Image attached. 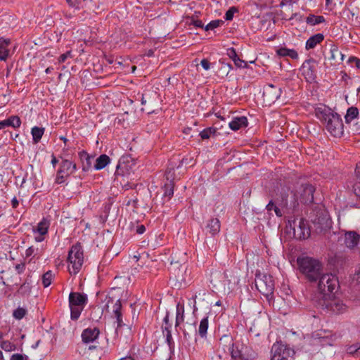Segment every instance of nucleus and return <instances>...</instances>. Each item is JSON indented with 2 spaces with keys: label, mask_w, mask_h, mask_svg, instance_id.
<instances>
[{
  "label": "nucleus",
  "mask_w": 360,
  "mask_h": 360,
  "mask_svg": "<svg viewBox=\"0 0 360 360\" xmlns=\"http://www.w3.org/2000/svg\"><path fill=\"white\" fill-rule=\"evenodd\" d=\"M315 188L308 183H297L291 191V199L288 200V194L281 193L280 205L286 210H293L298 205V201L304 204H309L314 201Z\"/></svg>",
  "instance_id": "1"
},
{
  "label": "nucleus",
  "mask_w": 360,
  "mask_h": 360,
  "mask_svg": "<svg viewBox=\"0 0 360 360\" xmlns=\"http://www.w3.org/2000/svg\"><path fill=\"white\" fill-rule=\"evenodd\" d=\"M315 115L326 130L333 137L340 138L344 134V124L341 116L326 105L315 108Z\"/></svg>",
  "instance_id": "2"
},
{
  "label": "nucleus",
  "mask_w": 360,
  "mask_h": 360,
  "mask_svg": "<svg viewBox=\"0 0 360 360\" xmlns=\"http://www.w3.org/2000/svg\"><path fill=\"white\" fill-rule=\"evenodd\" d=\"M186 254H182L181 258H177L176 254L172 255L169 270L172 276L169 278V283L172 288L176 290L184 289L186 285L187 265L184 262Z\"/></svg>",
  "instance_id": "3"
},
{
  "label": "nucleus",
  "mask_w": 360,
  "mask_h": 360,
  "mask_svg": "<svg viewBox=\"0 0 360 360\" xmlns=\"http://www.w3.org/2000/svg\"><path fill=\"white\" fill-rule=\"evenodd\" d=\"M297 262L300 271L309 281H315L321 276L323 265L319 260L306 257L298 258Z\"/></svg>",
  "instance_id": "4"
},
{
  "label": "nucleus",
  "mask_w": 360,
  "mask_h": 360,
  "mask_svg": "<svg viewBox=\"0 0 360 360\" xmlns=\"http://www.w3.org/2000/svg\"><path fill=\"white\" fill-rule=\"evenodd\" d=\"M317 307L327 311L341 313L347 305L335 294H315Z\"/></svg>",
  "instance_id": "5"
},
{
  "label": "nucleus",
  "mask_w": 360,
  "mask_h": 360,
  "mask_svg": "<svg viewBox=\"0 0 360 360\" xmlns=\"http://www.w3.org/2000/svg\"><path fill=\"white\" fill-rule=\"evenodd\" d=\"M340 338L341 335L337 333L320 329L311 334L309 343L313 345H319L321 347L333 346Z\"/></svg>",
  "instance_id": "6"
},
{
  "label": "nucleus",
  "mask_w": 360,
  "mask_h": 360,
  "mask_svg": "<svg viewBox=\"0 0 360 360\" xmlns=\"http://www.w3.org/2000/svg\"><path fill=\"white\" fill-rule=\"evenodd\" d=\"M68 271L70 274H77L79 272L84 263L83 249L80 243L71 247L68 257Z\"/></svg>",
  "instance_id": "7"
},
{
  "label": "nucleus",
  "mask_w": 360,
  "mask_h": 360,
  "mask_svg": "<svg viewBox=\"0 0 360 360\" xmlns=\"http://www.w3.org/2000/svg\"><path fill=\"white\" fill-rule=\"evenodd\" d=\"M86 294H69L70 318L77 321L87 303Z\"/></svg>",
  "instance_id": "8"
},
{
  "label": "nucleus",
  "mask_w": 360,
  "mask_h": 360,
  "mask_svg": "<svg viewBox=\"0 0 360 360\" xmlns=\"http://www.w3.org/2000/svg\"><path fill=\"white\" fill-rule=\"evenodd\" d=\"M318 288L319 292H337L340 285L338 278L332 274H321L319 278Z\"/></svg>",
  "instance_id": "9"
},
{
  "label": "nucleus",
  "mask_w": 360,
  "mask_h": 360,
  "mask_svg": "<svg viewBox=\"0 0 360 360\" xmlns=\"http://www.w3.org/2000/svg\"><path fill=\"white\" fill-rule=\"evenodd\" d=\"M271 360H293L295 351L281 342L274 343L271 350Z\"/></svg>",
  "instance_id": "10"
},
{
  "label": "nucleus",
  "mask_w": 360,
  "mask_h": 360,
  "mask_svg": "<svg viewBox=\"0 0 360 360\" xmlns=\"http://www.w3.org/2000/svg\"><path fill=\"white\" fill-rule=\"evenodd\" d=\"M292 227L294 237L298 240H305L311 235L308 222L303 218H297L290 223Z\"/></svg>",
  "instance_id": "11"
},
{
  "label": "nucleus",
  "mask_w": 360,
  "mask_h": 360,
  "mask_svg": "<svg viewBox=\"0 0 360 360\" xmlns=\"http://www.w3.org/2000/svg\"><path fill=\"white\" fill-rule=\"evenodd\" d=\"M315 230L317 233H322L331 228L332 221L326 211L319 212L313 220Z\"/></svg>",
  "instance_id": "12"
},
{
  "label": "nucleus",
  "mask_w": 360,
  "mask_h": 360,
  "mask_svg": "<svg viewBox=\"0 0 360 360\" xmlns=\"http://www.w3.org/2000/svg\"><path fill=\"white\" fill-rule=\"evenodd\" d=\"M51 225V221L44 217L36 226L33 227L32 231L34 234V240L41 243L44 240Z\"/></svg>",
  "instance_id": "13"
},
{
  "label": "nucleus",
  "mask_w": 360,
  "mask_h": 360,
  "mask_svg": "<svg viewBox=\"0 0 360 360\" xmlns=\"http://www.w3.org/2000/svg\"><path fill=\"white\" fill-rule=\"evenodd\" d=\"M325 58L330 62L331 65L336 66L343 61L344 55L339 51L338 46L332 43L329 44V51Z\"/></svg>",
  "instance_id": "14"
},
{
  "label": "nucleus",
  "mask_w": 360,
  "mask_h": 360,
  "mask_svg": "<svg viewBox=\"0 0 360 360\" xmlns=\"http://www.w3.org/2000/svg\"><path fill=\"white\" fill-rule=\"evenodd\" d=\"M131 283V281L129 276H117L114 278L111 289L121 292H127L130 290Z\"/></svg>",
  "instance_id": "15"
},
{
  "label": "nucleus",
  "mask_w": 360,
  "mask_h": 360,
  "mask_svg": "<svg viewBox=\"0 0 360 360\" xmlns=\"http://www.w3.org/2000/svg\"><path fill=\"white\" fill-rule=\"evenodd\" d=\"M316 61L314 59L305 60L300 70L307 79L313 80L316 77L315 65Z\"/></svg>",
  "instance_id": "16"
},
{
  "label": "nucleus",
  "mask_w": 360,
  "mask_h": 360,
  "mask_svg": "<svg viewBox=\"0 0 360 360\" xmlns=\"http://www.w3.org/2000/svg\"><path fill=\"white\" fill-rule=\"evenodd\" d=\"M121 309H122L121 302L120 300H117L113 307V312H114L115 316L116 318V323H117V326L115 330V338H119V331L120 330V328H122V327H123L125 325V323H124L123 321H122V314Z\"/></svg>",
  "instance_id": "17"
},
{
  "label": "nucleus",
  "mask_w": 360,
  "mask_h": 360,
  "mask_svg": "<svg viewBox=\"0 0 360 360\" xmlns=\"http://www.w3.org/2000/svg\"><path fill=\"white\" fill-rule=\"evenodd\" d=\"M360 235L356 231H346L344 234V244L349 249H354L359 244Z\"/></svg>",
  "instance_id": "18"
},
{
  "label": "nucleus",
  "mask_w": 360,
  "mask_h": 360,
  "mask_svg": "<svg viewBox=\"0 0 360 360\" xmlns=\"http://www.w3.org/2000/svg\"><path fill=\"white\" fill-rule=\"evenodd\" d=\"M248 347L238 343L233 345L231 350V356L233 359H240L241 360H249L250 356L247 353Z\"/></svg>",
  "instance_id": "19"
},
{
  "label": "nucleus",
  "mask_w": 360,
  "mask_h": 360,
  "mask_svg": "<svg viewBox=\"0 0 360 360\" xmlns=\"http://www.w3.org/2000/svg\"><path fill=\"white\" fill-rule=\"evenodd\" d=\"M62 159L60 168L58 169V173L65 174V176H70L74 173L77 167L75 163L70 161L69 160L64 159L62 156L60 157Z\"/></svg>",
  "instance_id": "20"
},
{
  "label": "nucleus",
  "mask_w": 360,
  "mask_h": 360,
  "mask_svg": "<svg viewBox=\"0 0 360 360\" xmlns=\"http://www.w3.org/2000/svg\"><path fill=\"white\" fill-rule=\"evenodd\" d=\"M44 252V248L41 245L34 246L32 245L25 250V257L29 258V262L32 260L39 259Z\"/></svg>",
  "instance_id": "21"
},
{
  "label": "nucleus",
  "mask_w": 360,
  "mask_h": 360,
  "mask_svg": "<svg viewBox=\"0 0 360 360\" xmlns=\"http://www.w3.org/2000/svg\"><path fill=\"white\" fill-rule=\"evenodd\" d=\"M100 334V331L97 328H88L84 329L82 333V340L85 344L93 342L96 340Z\"/></svg>",
  "instance_id": "22"
},
{
  "label": "nucleus",
  "mask_w": 360,
  "mask_h": 360,
  "mask_svg": "<svg viewBox=\"0 0 360 360\" xmlns=\"http://www.w3.org/2000/svg\"><path fill=\"white\" fill-rule=\"evenodd\" d=\"M281 94V89L272 84L269 85L264 91V96L266 97L269 102H275L279 98Z\"/></svg>",
  "instance_id": "23"
},
{
  "label": "nucleus",
  "mask_w": 360,
  "mask_h": 360,
  "mask_svg": "<svg viewBox=\"0 0 360 360\" xmlns=\"http://www.w3.org/2000/svg\"><path fill=\"white\" fill-rule=\"evenodd\" d=\"M248 125V118L245 116L234 117L229 123V126L233 131H237Z\"/></svg>",
  "instance_id": "24"
},
{
  "label": "nucleus",
  "mask_w": 360,
  "mask_h": 360,
  "mask_svg": "<svg viewBox=\"0 0 360 360\" xmlns=\"http://www.w3.org/2000/svg\"><path fill=\"white\" fill-rule=\"evenodd\" d=\"M79 157L82 163V170L84 172L89 171L92 166L94 157L90 156L86 151L82 150L79 153Z\"/></svg>",
  "instance_id": "25"
},
{
  "label": "nucleus",
  "mask_w": 360,
  "mask_h": 360,
  "mask_svg": "<svg viewBox=\"0 0 360 360\" xmlns=\"http://www.w3.org/2000/svg\"><path fill=\"white\" fill-rule=\"evenodd\" d=\"M205 229L212 236H215L220 231V221L217 218H212L210 219L206 226Z\"/></svg>",
  "instance_id": "26"
},
{
  "label": "nucleus",
  "mask_w": 360,
  "mask_h": 360,
  "mask_svg": "<svg viewBox=\"0 0 360 360\" xmlns=\"http://www.w3.org/2000/svg\"><path fill=\"white\" fill-rule=\"evenodd\" d=\"M324 39V36L321 33H318L310 37L306 41L305 48L307 50L314 49L317 44L322 42Z\"/></svg>",
  "instance_id": "27"
},
{
  "label": "nucleus",
  "mask_w": 360,
  "mask_h": 360,
  "mask_svg": "<svg viewBox=\"0 0 360 360\" xmlns=\"http://www.w3.org/2000/svg\"><path fill=\"white\" fill-rule=\"evenodd\" d=\"M11 44L9 39L0 38V60L6 61L8 57L9 50L8 46Z\"/></svg>",
  "instance_id": "28"
},
{
  "label": "nucleus",
  "mask_w": 360,
  "mask_h": 360,
  "mask_svg": "<svg viewBox=\"0 0 360 360\" xmlns=\"http://www.w3.org/2000/svg\"><path fill=\"white\" fill-rule=\"evenodd\" d=\"M110 162V158L105 154H102L96 159L94 167L96 170H101L105 168Z\"/></svg>",
  "instance_id": "29"
},
{
  "label": "nucleus",
  "mask_w": 360,
  "mask_h": 360,
  "mask_svg": "<svg viewBox=\"0 0 360 360\" xmlns=\"http://www.w3.org/2000/svg\"><path fill=\"white\" fill-rule=\"evenodd\" d=\"M276 53L281 57H289L292 59H297L298 53L295 49L281 47L276 50Z\"/></svg>",
  "instance_id": "30"
},
{
  "label": "nucleus",
  "mask_w": 360,
  "mask_h": 360,
  "mask_svg": "<svg viewBox=\"0 0 360 360\" xmlns=\"http://www.w3.org/2000/svg\"><path fill=\"white\" fill-rule=\"evenodd\" d=\"M184 321V305L179 302L176 307V321L175 326H180Z\"/></svg>",
  "instance_id": "31"
},
{
  "label": "nucleus",
  "mask_w": 360,
  "mask_h": 360,
  "mask_svg": "<svg viewBox=\"0 0 360 360\" xmlns=\"http://www.w3.org/2000/svg\"><path fill=\"white\" fill-rule=\"evenodd\" d=\"M255 290H257L258 292H271L269 291V288H268V287H265L264 276H256L255 280Z\"/></svg>",
  "instance_id": "32"
},
{
  "label": "nucleus",
  "mask_w": 360,
  "mask_h": 360,
  "mask_svg": "<svg viewBox=\"0 0 360 360\" xmlns=\"http://www.w3.org/2000/svg\"><path fill=\"white\" fill-rule=\"evenodd\" d=\"M280 200H281V199ZM280 202H281V201H279V203ZM279 206L281 207V209H280L278 207L275 205L274 202L272 200H270L269 202L266 205V209L268 212H271V210H274L276 215L279 217L283 216V210H285L288 213H290L291 211L289 210H288L285 208H283L280 205H279Z\"/></svg>",
  "instance_id": "33"
},
{
  "label": "nucleus",
  "mask_w": 360,
  "mask_h": 360,
  "mask_svg": "<svg viewBox=\"0 0 360 360\" xmlns=\"http://www.w3.org/2000/svg\"><path fill=\"white\" fill-rule=\"evenodd\" d=\"M45 129L44 127H34L31 129V134L32 136V140L34 143H37L41 139L42 136L44 134Z\"/></svg>",
  "instance_id": "34"
},
{
  "label": "nucleus",
  "mask_w": 360,
  "mask_h": 360,
  "mask_svg": "<svg viewBox=\"0 0 360 360\" xmlns=\"http://www.w3.org/2000/svg\"><path fill=\"white\" fill-rule=\"evenodd\" d=\"M6 127H11L14 129L19 128L21 125V120L18 115H12L4 120Z\"/></svg>",
  "instance_id": "35"
},
{
  "label": "nucleus",
  "mask_w": 360,
  "mask_h": 360,
  "mask_svg": "<svg viewBox=\"0 0 360 360\" xmlns=\"http://www.w3.org/2000/svg\"><path fill=\"white\" fill-rule=\"evenodd\" d=\"M359 110L356 107H350L347 109V113L345 116L346 123L349 124L357 117Z\"/></svg>",
  "instance_id": "36"
},
{
  "label": "nucleus",
  "mask_w": 360,
  "mask_h": 360,
  "mask_svg": "<svg viewBox=\"0 0 360 360\" xmlns=\"http://www.w3.org/2000/svg\"><path fill=\"white\" fill-rule=\"evenodd\" d=\"M209 321L208 316L204 317L200 323L198 328V334L201 338H205L208 329Z\"/></svg>",
  "instance_id": "37"
},
{
  "label": "nucleus",
  "mask_w": 360,
  "mask_h": 360,
  "mask_svg": "<svg viewBox=\"0 0 360 360\" xmlns=\"http://www.w3.org/2000/svg\"><path fill=\"white\" fill-rule=\"evenodd\" d=\"M174 188V182H172V181L166 182L163 186L164 198H168V200H169L173 196Z\"/></svg>",
  "instance_id": "38"
},
{
  "label": "nucleus",
  "mask_w": 360,
  "mask_h": 360,
  "mask_svg": "<svg viewBox=\"0 0 360 360\" xmlns=\"http://www.w3.org/2000/svg\"><path fill=\"white\" fill-rule=\"evenodd\" d=\"M324 21L325 18L322 15H309L306 19L307 23L311 25H319Z\"/></svg>",
  "instance_id": "39"
},
{
  "label": "nucleus",
  "mask_w": 360,
  "mask_h": 360,
  "mask_svg": "<svg viewBox=\"0 0 360 360\" xmlns=\"http://www.w3.org/2000/svg\"><path fill=\"white\" fill-rule=\"evenodd\" d=\"M54 276V274L52 272V271L50 270L43 274L41 277V281L44 288H47L51 285Z\"/></svg>",
  "instance_id": "40"
},
{
  "label": "nucleus",
  "mask_w": 360,
  "mask_h": 360,
  "mask_svg": "<svg viewBox=\"0 0 360 360\" xmlns=\"http://www.w3.org/2000/svg\"><path fill=\"white\" fill-rule=\"evenodd\" d=\"M119 336L123 337L124 340H128L132 337L131 327L128 325H124L119 331Z\"/></svg>",
  "instance_id": "41"
},
{
  "label": "nucleus",
  "mask_w": 360,
  "mask_h": 360,
  "mask_svg": "<svg viewBox=\"0 0 360 360\" xmlns=\"http://www.w3.org/2000/svg\"><path fill=\"white\" fill-rule=\"evenodd\" d=\"M355 174L359 182L354 185L353 190L356 195L360 196V162L356 165Z\"/></svg>",
  "instance_id": "42"
},
{
  "label": "nucleus",
  "mask_w": 360,
  "mask_h": 360,
  "mask_svg": "<svg viewBox=\"0 0 360 360\" xmlns=\"http://www.w3.org/2000/svg\"><path fill=\"white\" fill-rule=\"evenodd\" d=\"M0 347L5 352H13L17 349L16 345L8 340H2L1 342Z\"/></svg>",
  "instance_id": "43"
},
{
  "label": "nucleus",
  "mask_w": 360,
  "mask_h": 360,
  "mask_svg": "<svg viewBox=\"0 0 360 360\" xmlns=\"http://www.w3.org/2000/svg\"><path fill=\"white\" fill-rule=\"evenodd\" d=\"M172 324L169 322V313L167 312L164 319L163 324L162 326V330L163 334L167 333L168 330H171Z\"/></svg>",
  "instance_id": "44"
},
{
  "label": "nucleus",
  "mask_w": 360,
  "mask_h": 360,
  "mask_svg": "<svg viewBox=\"0 0 360 360\" xmlns=\"http://www.w3.org/2000/svg\"><path fill=\"white\" fill-rule=\"evenodd\" d=\"M27 314V310L22 307H18L13 312V316L17 319L20 320Z\"/></svg>",
  "instance_id": "45"
},
{
  "label": "nucleus",
  "mask_w": 360,
  "mask_h": 360,
  "mask_svg": "<svg viewBox=\"0 0 360 360\" xmlns=\"http://www.w3.org/2000/svg\"><path fill=\"white\" fill-rule=\"evenodd\" d=\"M216 131V129L212 127L203 129L200 133L202 139H208L210 136Z\"/></svg>",
  "instance_id": "46"
},
{
  "label": "nucleus",
  "mask_w": 360,
  "mask_h": 360,
  "mask_svg": "<svg viewBox=\"0 0 360 360\" xmlns=\"http://www.w3.org/2000/svg\"><path fill=\"white\" fill-rule=\"evenodd\" d=\"M264 280L265 282V287H268V288H269V291L273 292L274 284L271 276L264 275Z\"/></svg>",
  "instance_id": "47"
},
{
  "label": "nucleus",
  "mask_w": 360,
  "mask_h": 360,
  "mask_svg": "<svg viewBox=\"0 0 360 360\" xmlns=\"http://www.w3.org/2000/svg\"><path fill=\"white\" fill-rule=\"evenodd\" d=\"M221 23V20H212L205 26V30L207 31L214 30V28L218 27Z\"/></svg>",
  "instance_id": "48"
},
{
  "label": "nucleus",
  "mask_w": 360,
  "mask_h": 360,
  "mask_svg": "<svg viewBox=\"0 0 360 360\" xmlns=\"http://www.w3.org/2000/svg\"><path fill=\"white\" fill-rule=\"evenodd\" d=\"M174 175L175 174L174 168H168L165 172V177L167 182H174Z\"/></svg>",
  "instance_id": "49"
},
{
  "label": "nucleus",
  "mask_w": 360,
  "mask_h": 360,
  "mask_svg": "<svg viewBox=\"0 0 360 360\" xmlns=\"http://www.w3.org/2000/svg\"><path fill=\"white\" fill-rule=\"evenodd\" d=\"M237 11L238 9L236 7H231L225 13V19L226 20H231L233 18L234 13Z\"/></svg>",
  "instance_id": "50"
},
{
  "label": "nucleus",
  "mask_w": 360,
  "mask_h": 360,
  "mask_svg": "<svg viewBox=\"0 0 360 360\" xmlns=\"http://www.w3.org/2000/svg\"><path fill=\"white\" fill-rule=\"evenodd\" d=\"M10 360H29V357L26 354L16 353L11 356Z\"/></svg>",
  "instance_id": "51"
},
{
  "label": "nucleus",
  "mask_w": 360,
  "mask_h": 360,
  "mask_svg": "<svg viewBox=\"0 0 360 360\" xmlns=\"http://www.w3.org/2000/svg\"><path fill=\"white\" fill-rule=\"evenodd\" d=\"M15 271L17 274H21L25 270V263L20 262V264H17L15 265Z\"/></svg>",
  "instance_id": "52"
},
{
  "label": "nucleus",
  "mask_w": 360,
  "mask_h": 360,
  "mask_svg": "<svg viewBox=\"0 0 360 360\" xmlns=\"http://www.w3.org/2000/svg\"><path fill=\"white\" fill-rule=\"evenodd\" d=\"M360 346L356 347L354 345H352L349 347L347 349V353L349 354H355L356 356H360Z\"/></svg>",
  "instance_id": "53"
},
{
  "label": "nucleus",
  "mask_w": 360,
  "mask_h": 360,
  "mask_svg": "<svg viewBox=\"0 0 360 360\" xmlns=\"http://www.w3.org/2000/svg\"><path fill=\"white\" fill-rule=\"evenodd\" d=\"M68 177V176H65V174H62L58 173V171L57 172L56 178V183L58 184H63L65 179Z\"/></svg>",
  "instance_id": "54"
},
{
  "label": "nucleus",
  "mask_w": 360,
  "mask_h": 360,
  "mask_svg": "<svg viewBox=\"0 0 360 360\" xmlns=\"http://www.w3.org/2000/svg\"><path fill=\"white\" fill-rule=\"evenodd\" d=\"M264 297H265L266 300L268 302L269 305L274 304V294H263Z\"/></svg>",
  "instance_id": "55"
},
{
  "label": "nucleus",
  "mask_w": 360,
  "mask_h": 360,
  "mask_svg": "<svg viewBox=\"0 0 360 360\" xmlns=\"http://www.w3.org/2000/svg\"><path fill=\"white\" fill-rule=\"evenodd\" d=\"M69 57H71V52L67 51L66 53L60 56V57L58 58V62L60 63H64L66 60V59Z\"/></svg>",
  "instance_id": "56"
},
{
  "label": "nucleus",
  "mask_w": 360,
  "mask_h": 360,
  "mask_svg": "<svg viewBox=\"0 0 360 360\" xmlns=\"http://www.w3.org/2000/svg\"><path fill=\"white\" fill-rule=\"evenodd\" d=\"M227 54L232 60L237 58L238 56L237 53L233 48L229 49L227 50Z\"/></svg>",
  "instance_id": "57"
},
{
  "label": "nucleus",
  "mask_w": 360,
  "mask_h": 360,
  "mask_svg": "<svg viewBox=\"0 0 360 360\" xmlns=\"http://www.w3.org/2000/svg\"><path fill=\"white\" fill-rule=\"evenodd\" d=\"M200 65L205 70H208L210 68V63L206 58H204L201 60Z\"/></svg>",
  "instance_id": "58"
},
{
  "label": "nucleus",
  "mask_w": 360,
  "mask_h": 360,
  "mask_svg": "<svg viewBox=\"0 0 360 360\" xmlns=\"http://www.w3.org/2000/svg\"><path fill=\"white\" fill-rule=\"evenodd\" d=\"M353 279L360 285V265L356 268Z\"/></svg>",
  "instance_id": "59"
},
{
  "label": "nucleus",
  "mask_w": 360,
  "mask_h": 360,
  "mask_svg": "<svg viewBox=\"0 0 360 360\" xmlns=\"http://www.w3.org/2000/svg\"><path fill=\"white\" fill-rule=\"evenodd\" d=\"M237 67L238 68H247L248 67V63L247 62L244 61L243 60H241L240 58L238 59L236 61H235V63H234Z\"/></svg>",
  "instance_id": "60"
},
{
  "label": "nucleus",
  "mask_w": 360,
  "mask_h": 360,
  "mask_svg": "<svg viewBox=\"0 0 360 360\" xmlns=\"http://www.w3.org/2000/svg\"><path fill=\"white\" fill-rule=\"evenodd\" d=\"M349 299L352 300L356 304H359L360 303V294H350Z\"/></svg>",
  "instance_id": "61"
},
{
  "label": "nucleus",
  "mask_w": 360,
  "mask_h": 360,
  "mask_svg": "<svg viewBox=\"0 0 360 360\" xmlns=\"http://www.w3.org/2000/svg\"><path fill=\"white\" fill-rule=\"evenodd\" d=\"M166 336V340L169 345H171V342L172 341V332L171 330H168L167 333H165Z\"/></svg>",
  "instance_id": "62"
},
{
  "label": "nucleus",
  "mask_w": 360,
  "mask_h": 360,
  "mask_svg": "<svg viewBox=\"0 0 360 360\" xmlns=\"http://www.w3.org/2000/svg\"><path fill=\"white\" fill-rule=\"evenodd\" d=\"M147 97H148V94H142L141 100L142 105H146L147 103H151V101L150 99L147 100Z\"/></svg>",
  "instance_id": "63"
},
{
  "label": "nucleus",
  "mask_w": 360,
  "mask_h": 360,
  "mask_svg": "<svg viewBox=\"0 0 360 360\" xmlns=\"http://www.w3.org/2000/svg\"><path fill=\"white\" fill-rule=\"evenodd\" d=\"M145 231H146V227L141 224V225L137 226L136 232L138 234H142L145 232Z\"/></svg>",
  "instance_id": "64"
}]
</instances>
